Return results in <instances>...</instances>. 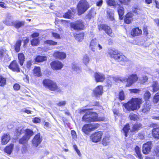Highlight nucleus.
<instances>
[{"label":"nucleus","instance_id":"e2e57ef3","mask_svg":"<svg viewBox=\"0 0 159 159\" xmlns=\"http://www.w3.org/2000/svg\"><path fill=\"white\" fill-rule=\"evenodd\" d=\"M21 111L22 112H24L27 114H29L31 113V111L28 110L26 109H23L21 110Z\"/></svg>","mask_w":159,"mask_h":159},{"label":"nucleus","instance_id":"4be33fe9","mask_svg":"<svg viewBox=\"0 0 159 159\" xmlns=\"http://www.w3.org/2000/svg\"><path fill=\"white\" fill-rule=\"evenodd\" d=\"M24 22L23 21H20L18 20L13 21V25L16 28H19L24 25Z\"/></svg>","mask_w":159,"mask_h":159},{"label":"nucleus","instance_id":"0e129e2a","mask_svg":"<svg viewBox=\"0 0 159 159\" xmlns=\"http://www.w3.org/2000/svg\"><path fill=\"white\" fill-rule=\"evenodd\" d=\"M131 93H139L140 90L138 89H133L130 90Z\"/></svg>","mask_w":159,"mask_h":159},{"label":"nucleus","instance_id":"412c9836","mask_svg":"<svg viewBox=\"0 0 159 159\" xmlns=\"http://www.w3.org/2000/svg\"><path fill=\"white\" fill-rule=\"evenodd\" d=\"M33 71L34 76L39 77L41 75V70L40 67H35L33 70Z\"/></svg>","mask_w":159,"mask_h":159},{"label":"nucleus","instance_id":"a211bd4d","mask_svg":"<svg viewBox=\"0 0 159 159\" xmlns=\"http://www.w3.org/2000/svg\"><path fill=\"white\" fill-rule=\"evenodd\" d=\"M54 56L60 59H64L66 57V54L62 52H57L54 53Z\"/></svg>","mask_w":159,"mask_h":159},{"label":"nucleus","instance_id":"5fc2aeb1","mask_svg":"<svg viewBox=\"0 0 159 159\" xmlns=\"http://www.w3.org/2000/svg\"><path fill=\"white\" fill-rule=\"evenodd\" d=\"M44 43L45 44H50L52 45H56L57 44V42L50 40L45 41L44 42Z\"/></svg>","mask_w":159,"mask_h":159},{"label":"nucleus","instance_id":"bb28decb","mask_svg":"<svg viewBox=\"0 0 159 159\" xmlns=\"http://www.w3.org/2000/svg\"><path fill=\"white\" fill-rule=\"evenodd\" d=\"M33 134V132L31 130L28 129H26L24 136L26 137L27 139H29L30 137L32 136Z\"/></svg>","mask_w":159,"mask_h":159},{"label":"nucleus","instance_id":"c85d7f7f","mask_svg":"<svg viewBox=\"0 0 159 159\" xmlns=\"http://www.w3.org/2000/svg\"><path fill=\"white\" fill-rule=\"evenodd\" d=\"M18 58L20 64L21 66H22L25 61V57L22 53H20L18 54Z\"/></svg>","mask_w":159,"mask_h":159},{"label":"nucleus","instance_id":"49530a36","mask_svg":"<svg viewBox=\"0 0 159 159\" xmlns=\"http://www.w3.org/2000/svg\"><path fill=\"white\" fill-rule=\"evenodd\" d=\"M8 55L6 52L4 50H0V58H2L4 57H7Z\"/></svg>","mask_w":159,"mask_h":159},{"label":"nucleus","instance_id":"8fccbe9b","mask_svg":"<svg viewBox=\"0 0 159 159\" xmlns=\"http://www.w3.org/2000/svg\"><path fill=\"white\" fill-rule=\"evenodd\" d=\"M151 93L149 91H147L146 92L144 95V98L145 100H148L149 99H150L151 97Z\"/></svg>","mask_w":159,"mask_h":159},{"label":"nucleus","instance_id":"aec40b11","mask_svg":"<svg viewBox=\"0 0 159 159\" xmlns=\"http://www.w3.org/2000/svg\"><path fill=\"white\" fill-rule=\"evenodd\" d=\"M133 15L131 13H128L125 16V23L129 24L130 23L132 19Z\"/></svg>","mask_w":159,"mask_h":159},{"label":"nucleus","instance_id":"37998d69","mask_svg":"<svg viewBox=\"0 0 159 159\" xmlns=\"http://www.w3.org/2000/svg\"><path fill=\"white\" fill-rule=\"evenodd\" d=\"M107 5L110 6H115L116 5V3L114 0H106Z\"/></svg>","mask_w":159,"mask_h":159},{"label":"nucleus","instance_id":"79ce46f5","mask_svg":"<svg viewBox=\"0 0 159 159\" xmlns=\"http://www.w3.org/2000/svg\"><path fill=\"white\" fill-rule=\"evenodd\" d=\"M135 150L136 153L138 157L140 159L142 157V156L141 153L139 148L138 146H136L135 148Z\"/></svg>","mask_w":159,"mask_h":159},{"label":"nucleus","instance_id":"603ef678","mask_svg":"<svg viewBox=\"0 0 159 159\" xmlns=\"http://www.w3.org/2000/svg\"><path fill=\"white\" fill-rule=\"evenodd\" d=\"M31 43L32 45L36 46L39 43V40L38 38L33 39L31 41Z\"/></svg>","mask_w":159,"mask_h":159},{"label":"nucleus","instance_id":"052dcab7","mask_svg":"<svg viewBox=\"0 0 159 159\" xmlns=\"http://www.w3.org/2000/svg\"><path fill=\"white\" fill-rule=\"evenodd\" d=\"M20 85L18 84H15L13 86L14 90L16 91L20 89Z\"/></svg>","mask_w":159,"mask_h":159},{"label":"nucleus","instance_id":"4468645a","mask_svg":"<svg viewBox=\"0 0 159 159\" xmlns=\"http://www.w3.org/2000/svg\"><path fill=\"white\" fill-rule=\"evenodd\" d=\"M9 68L14 71L20 72L19 66L16 61H12L9 66Z\"/></svg>","mask_w":159,"mask_h":159},{"label":"nucleus","instance_id":"473e14b6","mask_svg":"<svg viewBox=\"0 0 159 159\" xmlns=\"http://www.w3.org/2000/svg\"><path fill=\"white\" fill-rule=\"evenodd\" d=\"M129 129V124H126L123 128L122 130L125 134V137H127Z\"/></svg>","mask_w":159,"mask_h":159},{"label":"nucleus","instance_id":"c9c22d12","mask_svg":"<svg viewBox=\"0 0 159 159\" xmlns=\"http://www.w3.org/2000/svg\"><path fill=\"white\" fill-rule=\"evenodd\" d=\"M142 127V125L140 124H134L133 126V129L132 131H138Z\"/></svg>","mask_w":159,"mask_h":159},{"label":"nucleus","instance_id":"774afa93","mask_svg":"<svg viewBox=\"0 0 159 159\" xmlns=\"http://www.w3.org/2000/svg\"><path fill=\"white\" fill-rule=\"evenodd\" d=\"M71 134L73 136V138L74 139L76 137V134L75 131L74 130H72L71 131Z\"/></svg>","mask_w":159,"mask_h":159},{"label":"nucleus","instance_id":"09e8293b","mask_svg":"<svg viewBox=\"0 0 159 159\" xmlns=\"http://www.w3.org/2000/svg\"><path fill=\"white\" fill-rule=\"evenodd\" d=\"M73 70L76 71L77 72H79L80 70V68L77 66V65L75 63H73L72 66Z\"/></svg>","mask_w":159,"mask_h":159},{"label":"nucleus","instance_id":"b1692460","mask_svg":"<svg viewBox=\"0 0 159 159\" xmlns=\"http://www.w3.org/2000/svg\"><path fill=\"white\" fill-rule=\"evenodd\" d=\"M151 108V104L149 103L146 102L143 105L142 108V111L144 113H146L149 111Z\"/></svg>","mask_w":159,"mask_h":159},{"label":"nucleus","instance_id":"9d476101","mask_svg":"<svg viewBox=\"0 0 159 159\" xmlns=\"http://www.w3.org/2000/svg\"><path fill=\"white\" fill-rule=\"evenodd\" d=\"M71 28L74 30H83L84 25L83 22L81 21H79L75 23H71L70 24Z\"/></svg>","mask_w":159,"mask_h":159},{"label":"nucleus","instance_id":"f257e3e1","mask_svg":"<svg viewBox=\"0 0 159 159\" xmlns=\"http://www.w3.org/2000/svg\"><path fill=\"white\" fill-rule=\"evenodd\" d=\"M80 113H85L82 117V120L86 122H91L97 121H102L104 120L103 117H98V115L95 112H91L87 109H81Z\"/></svg>","mask_w":159,"mask_h":159},{"label":"nucleus","instance_id":"cd10ccee","mask_svg":"<svg viewBox=\"0 0 159 159\" xmlns=\"http://www.w3.org/2000/svg\"><path fill=\"white\" fill-rule=\"evenodd\" d=\"M47 59V57L45 56H38L35 59V60L36 61L39 62L45 61Z\"/></svg>","mask_w":159,"mask_h":159},{"label":"nucleus","instance_id":"a878e982","mask_svg":"<svg viewBox=\"0 0 159 159\" xmlns=\"http://www.w3.org/2000/svg\"><path fill=\"white\" fill-rule=\"evenodd\" d=\"M153 137L157 139H159V128H154L152 131Z\"/></svg>","mask_w":159,"mask_h":159},{"label":"nucleus","instance_id":"f704fd0d","mask_svg":"<svg viewBox=\"0 0 159 159\" xmlns=\"http://www.w3.org/2000/svg\"><path fill=\"white\" fill-rule=\"evenodd\" d=\"M82 60L83 63L86 66L90 61L89 57L88 55L85 54Z\"/></svg>","mask_w":159,"mask_h":159},{"label":"nucleus","instance_id":"0eeeda50","mask_svg":"<svg viewBox=\"0 0 159 159\" xmlns=\"http://www.w3.org/2000/svg\"><path fill=\"white\" fill-rule=\"evenodd\" d=\"M138 79V77L136 74H132L129 75L128 78H125L123 80L127 82L126 85L129 87L137 81Z\"/></svg>","mask_w":159,"mask_h":159},{"label":"nucleus","instance_id":"6e6d98bb","mask_svg":"<svg viewBox=\"0 0 159 159\" xmlns=\"http://www.w3.org/2000/svg\"><path fill=\"white\" fill-rule=\"evenodd\" d=\"M120 2L124 5H128L131 0H119Z\"/></svg>","mask_w":159,"mask_h":159},{"label":"nucleus","instance_id":"5701e85b","mask_svg":"<svg viewBox=\"0 0 159 159\" xmlns=\"http://www.w3.org/2000/svg\"><path fill=\"white\" fill-rule=\"evenodd\" d=\"M117 12L118 14L120 20H122L123 18V16L124 14V8L120 6H119L118 8Z\"/></svg>","mask_w":159,"mask_h":159},{"label":"nucleus","instance_id":"c756f323","mask_svg":"<svg viewBox=\"0 0 159 159\" xmlns=\"http://www.w3.org/2000/svg\"><path fill=\"white\" fill-rule=\"evenodd\" d=\"M152 86L154 92L157 91L159 90V84L157 82L154 81L152 83Z\"/></svg>","mask_w":159,"mask_h":159},{"label":"nucleus","instance_id":"393cba45","mask_svg":"<svg viewBox=\"0 0 159 159\" xmlns=\"http://www.w3.org/2000/svg\"><path fill=\"white\" fill-rule=\"evenodd\" d=\"M3 23L7 25L12 26L13 21L11 16L7 17L6 20L3 21Z\"/></svg>","mask_w":159,"mask_h":159},{"label":"nucleus","instance_id":"2eb2a0df","mask_svg":"<svg viewBox=\"0 0 159 159\" xmlns=\"http://www.w3.org/2000/svg\"><path fill=\"white\" fill-rule=\"evenodd\" d=\"M93 94L96 97H98L103 93V87L101 85L98 86L93 90Z\"/></svg>","mask_w":159,"mask_h":159},{"label":"nucleus","instance_id":"58836bf2","mask_svg":"<svg viewBox=\"0 0 159 159\" xmlns=\"http://www.w3.org/2000/svg\"><path fill=\"white\" fill-rule=\"evenodd\" d=\"M21 43V41L20 40H18L17 41L15 46V49L16 52H18L19 51Z\"/></svg>","mask_w":159,"mask_h":159},{"label":"nucleus","instance_id":"ddd939ff","mask_svg":"<svg viewBox=\"0 0 159 159\" xmlns=\"http://www.w3.org/2000/svg\"><path fill=\"white\" fill-rule=\"evenodd\" d=\"M42 140V137L40 136L39 133L35 135L32 140V143L34 146H38Z\"/></svg>","mask_w":159,"mask_h":159},{"label":"nucleus","instance_id":"7ed1b4c3","mask_svg":"<svg viewBox=\"0 0 159 159\" xmlns=\"http://www.w3.org/2000/svg\"><path fill=\"white\" fill-rule=\"evenodd\" d=\"M108 53L110 57L119 61H126L128 59L122 53L116 50H109Z\"/></svg>","mask_w":159,"mask_h":159},{"label":"nucleus","instance_id":"6e6552de","mask_svg":"<svg viewBox=\"0 0 159 159\" xmlns=\"http://www.w3.org/2000/svg\"><path fill=\"white\" fill-rule=\"evenodd\" d=\"M98 28L99 30H104L105 33L109 36L112 37L113 36L112 30L110 26L102 24L98 25Z\"/></svg>","mask_w":159,"mask_h":159},{"label":"nucleus","instance_id":"f03ea898","mask_svg":"<svg viewBox=\"0 0 159 159\" xmlns=\"http://www.w3.org/2000/svg\"><path fill=\"white\" fill-rule=\"evenodd\" d=\"M141 100L137 98H132L127 103H124L123 107L127 111H134L138 110L140 107Z\"/></svg>","mask_w":159,"mask_h":159},{"label":"nucleus","instance_id":"4d7b16f0","mask_svg":"<svg viewBox=\"0 0 159 159\" xmlns=\"http://www.w3.org/2000/svg\"><path fill=\"white\" fill-rule=\"evenodd\" d=\"M119 98L121 100H123L124 99L125 96L123 91L120 92L119 93Z\"/></svg>","mask_w":159,"mask_h":159},{"label":"nucleus","instance_id":"f8f14e48","mask_svg":"<svg viewBox=\"0 0 159 159\" xmlns=\"http://www.w3.org/2000/svg\"><path fill=\"white\" fill-rule=\"evenodd\" d=\"M152 143L151 142H148L143 144L142 151L145 154H148L150 152L152 148Z\"/></svg>","mask_w":159,"mask_h":159},{"label":"nucleus","instance_id":"c03bdc74","mask_svg":"<svg viewBox=\"0 0 159 159\" xmlns=\"http://www.w3.org/2000/svg\"><path fill=\"white\" fill-rule=\"evenodd\" d=\"M24 131V130L22 128H18L16 130L15 134L16 135L19 136L23 133Z\"/></svg>","mask_w":159,"mask_h":159},{"label":"nucleus","instance_id":"a18cd8bd","mask_svg":"<svg viewBox=\"0 0 159 159\" xmlns=\"http://www.w3.org/2000/svg\"><path fill=\"white\" fill-rule=\"evenodd\" d=\"M73 13L71 12L70 10L69 11H68L63 16V17L65 18L71 19Z\"/></svg>","mask_w":159,"mask_h":159},{"label":"nucleus","instance_id":"7c9ffc66","mask_svg":"<svg viewBox=\"0 0 159 159\" xmlns=\"http://www.w3.org/2000/svg\"><path fill=\"white\" fill-rule=\"evenodd\" d=\"M97 45V42L96 39H93L91 41L90 46L91 49L93 51H94L95 47Z\"/></svg>","mask_w":159,"mask_h":159},{"label":"nucleus","instance_id":"3c124183","mask_svg":"<svg viewBox=\"0 0 159 159\" xmlns=\"http://www.w3.org/2000/svg\"><path fill=\"white\" fill-rule=\"evenodd\" d=\"M153 102L155 103H157L159 102V93H156L153 98Z\"/></svg>","mask_w":159,"mask_h":159},{"label":"nucleus","instance_id":"39448f33","mask_svg":"<svg viewBox=\"0 0 159 159\" xmlns=\"http://www.w3.org/2000/svg\"><path fill=\"white\" fill-rule=\"evenodd\" d=\"M99 125L97 123L85 124L83 127L82 130L85 134H87L89 132L98 128Z\"/></svg>","mask_w":159,"mask_h":159},{"label":"nucleus","instance_id":"f3484780","mask_svg":"<svg viewBox=\"0 0 159 159\" xmlns=\"http://www.w3.org/2000/svg\"><path fill=\"white\" fill-rule=\"evenodd\" d=\"M10 139V136L9 134H4L1 138L2 144V145L7 144Z\"/></svg>","mask_w":159,"mask_h":159},{"label":"nucleus","instance_id":"a19ab883","mask_svg":"<svg viewBox=\"0 0 159 159\" xmlns=\"http://www.w3.org/2000/svg\"><path fill=\"white\" fill-rule=\"evenodd\" d=\"M29 139H27L25 136L19 140V143L23 144H27Z\"/></svg>","mask_w":159,"mask_h":159},{"label":"nucleus","instance_id":"e433bc0d","mask_svg":"<svg viewBox=\"0 0 159 159\" xmlns=\"http://www.w3.org/2000/svg\"><path fill=\"white\" fill-rule=\"evenodd\" d=\"M84 36V34L83 33H80L79 34H76L75 36V37L76 40L80 42L83 39Z\"/></svg>","mask_w":159,"mask_h":159},{"label":"nucleus","instance_id":"4c0bfd02","mask_svg":"<svg viewBox=\"0 0 159 159\" xmlns=\"http://www.w3.org/2000/svg\"><path fill=\"white\" fill-rule=\"evenodd\" d=\"M109 137L106 136L104 138L102 141V144L103 145L106 146L109 144Z\"/></svg>","mask_w":159,"mask_h":159},{"label":"nucleus","instance_id":"338daca9","mask_svg":"<svg viewBox=\"0 0 159 159\" xmlns=\"http://www.w3.org/2000/svg\"><path fill=\"white\" fill-rule=\"evenodd\" d=\"M39 34L37 33H34L31 35V36L32 38H37L39 36Z\"/></svg>","mask_w":159,"mask_h":159},{"label":"nucleus","instance_id":"680f3d73","mask_svg":"<svg viewBox=\"0 0 159 159\" xmlns=\"http://www.w3.org/2000/svg\"><path fill=\"white\" fill-rule=\"evenodd\" d=\"M32 65V62L31 61H28L26 64V67L28 69H30Z\"/></svg>","mask_w":159,"mask_h":159},{"label":"nucleus","instance_id":"423d86ee","mask_svg":"<svg viewBox=\"0 0 159 159\" xmlns=\"http://www.w3.org/2000/svg\"><path fill=\"white\" fill-rule=\"evenodd\" d=\"M43 84L45 87L52 91L57 90L58 89L56 83L53 81L48 79L44 80L43 81Z\"/></svg>","mask_w":159,"mask_h":159},{"label":"nucleus","instance_id":"864d4df0","mask_svg":"<svg viewBox=\"0 0 159 159\" xmlns=\"http://www.w3.org/2000/svg\"><path fill=\"white\" fill-rule=\"evenodd\" d=\"M6 83V80L2 76H0V85L4 86Z\"/></svg>","mask_w":159,"mask_h":159},{"label":"nucleus","instance_id":"20e7f679","mask_svg":"<svg viewBox=\"0 0 159 159\" xmlns=\"http://www.w3.org/2000/svg\"><path fill=\"white\" fill-rule=\"evenodd\" d=\"M90 7L89 4L86 0H80L77 5L78 15H80L84 13Z\"/></svg>","mask_w":159,"mask_h":159},{"label":"nucleus","instance_id":"13d9d810","mask_svg":"<svg viewBox=\"0 0 159 159\" xmlns=\"http://www.w3.org/2000/svg\"><path fill=\"white\" fill-rule=\"evenodd\" d=\"M41 121V119L38 117H35L33 120V121L35 123H39Z\"/></svg>","mask_w":159,"mask_h":159},{"label":"nucleus","instance_id":"dca6fc26","mask_svg":"<svg viewBox=\"0 0 159 159\" xmlns=\"http://www.w3.org/2000/svg\"><path fill=\"white\" fill-rule=\"evenodd\" d=\"M94 76L97 82H102L105 78L104 75L100 73H95Z\"/></svg>","mask_w":159,"mask_h":159},{"label":"nucleus","instance_id":"6ab92c4d","mask_svg":"<svg viewBox=\"0 0 159 159\" xmlns=\"http://www.w3.org/2000/svg\"><path fill=\"white\" fill-rule=\"evenodd\" d=\"M142 33V30L139 28H135L133 29L131 32V34L133 36L139 35Z\"/></svg>","mask_w":159,"mask_h":159},{"label":"nucleus","instance_id":"2f4dec72","mask_svg":"<svg viewBox=\"0 0 159 159\" xmlns=\"http://www.w3.org/2000/svg\"><path fill=\"white\" fill-rule=\"evenodd\" d=\"M114 11L112 10H109L107 11L108 17L111 21L114 20Z\"/></svg>","mask_w":159,"mask_h":159},{"label":"nucleus","instance_id":"72a5a7b5","mask_svg":"<svg viewBox=\"0 0 159 159\" xmlns=\"http://www.w3.org/2000/svg\"><path fill=\"white\" fill-rule=\"evenodd\" d=\"M132 11L134 13L139 14L140 13L141 9L139 7L136 6L133 7Z\"/></svg>","mask_w":159,"mask_h":159},{"label":"nucleus","instance_id":"69168bd1","mask_svg":"<svg viewBox=\"0 0 159 159\" xmlns=\"http://www.w3.org/2000/svg\"><path fill=\"white\" fill-rule=\"evenodd\" d=\"M52 35L55 38L59 39L60 38V35L57 33L53 32Z\"/></svg>","mask_w":159,"mask_h":159},{"label":"nucleus","instance_id":"bf43d9fd","mask_svg":"<svg viewBox=\"0 0 159 159\" xmlns=\"http://www.w3.org/2000/svg\"><path fill=\"white\" fill-rule=\"evenodd\" d=\"M66 103V101H61L57 103V105L59 106H64Z\"/></svg>","mask_w":159,"mask_h":159},{"label":"nucleus","instance_id":"ea45409f","mask_svg":"<svg viewBox=\"0 0 159 159\" xmlns=\"http://www.w3.org/2000/svg\"><path fill=\"white\" fill-rule=\"evenodd\" d=\"M13 145H11L7 147L4 149V152L9 154H10L12 150Z\"/></svg>","mask_w":159,"mask_h":159},{"label":"nucleus","instance_id":"9b49d317","mask_svg":"<svg viewBox=\"0 0 159 159\" xmlns=\"http://www.w3.org/2000/svg\"><path fill=\"white\" fill-rule=\"evenodd\" d=\"M50 65L53 70H59L61 69L63 67L62 63L58 61H54L51 62Z\"/></svg>","mask_w":159,"mask_h":159},{"label":"nucleus","instance_id":"1a4fd4ad","mask_svg":"<svg viewBox=\"0 0 159 159\" xmlns=\"http://www.w3.org/2000/svg\"><path fill=\"white\" fill-rule=\"evenodd\" d=\"M102 133L98 131L92 134L90 136V139L93 142L97 143L100 141L102 139Z\"/></svg>","mask_w":159,"mask_h":159},{"label":"nucleus","instance_id":"de8ad7c7","mask_svg":"<svg viewBox=\"0 0 159 159\" xmlns=\"http://www.w3.org/2000/svg\"><path fill=\"white\" fill-rule=\"evenodd\" d=\"M130 119L133 121L137 120L138 118L137 115L134 114H130L129 116Z\"/></svg>","mask_w":159,"mask_h":159}]
</instances>
